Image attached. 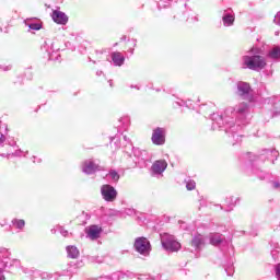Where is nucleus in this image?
<instances>
[{"instance_id": "4", "label": "nucleus", "mask_w": 280, "mask_h": 280, "mask_svg": "<svg viewBox=\"0 0 280 280\" xmlns=\"http://www.w3.org/2000/svg\"><path fill=\"white\" fill-rule=\"evenodd\" d=\"M135 248L140 255H145L150 252V241L145 237H139L135 242Z\"/></svg>"}, {"instance_id": "10", "label": "nucleus", "mask_w": 280, "mask_h": 280, "mask_svg": "<svg viewBox=\"0 0 280 280\" xmlns=\"http://www.w3.org/2000/svg\"><path fill=\"white\" fill-rule=\"evenodd\" d=\"M237 89L240 95H248V93H250V84L246 82H238Z\"/></svg>"}, {"instance_id": "26", "label": "nucleus", "mask_w": 280, "mask_h": 280, "mask_svg": "<svg viewBox=\"0 0 280 280\" xmlns=\"http://www.w3.org/2000/svg\"><path fill=\"white\" fill-rule=\"evenodd\" d=\"M81 215H84V212H81Z\"/></svg>"}, {"instance_id": "16", "label": "nucleus", "mask_w": 280, "mask_h": 280, "mask_svg": "<svg viewBox=\"0 0 280 280\" xmlns=\"http://www.w3.org/2000/svg\"><path fill=\"white\" fill-rule=\"evenodd\" d=\"M13 224H14V226H16V229H24L25 228V220L15 219V220H13Z\"/></svg>"}, {"instance_id": "6", "label": "nucleus", "mask_w": 280, "mask_h": 280, "mask_svg": "<svg viewBox=\"0 0 280 280\" xmlns=\"http://www.w3.org/2000/svg\"><path fill=\"white\" fill-rule=\"evenodd\" d=\"M52 21L58 25H67L69 18L62 11L55 10L52 12Z\"/></svg>"}, {"instance_id": "18", "label": "nucleus", "mask_w": 280, "mask_h": 280, "mask_svg": "<svg viewBox=\"0 0 280 280\" xmlns=\"http://www.w3.org/2000/svg\"><path fill=\"white\" fill-rule=\"evenodd\" d=\"M186 188L188 191H194V189H196V182L194 180H188L186 183Z\"/></svg>"}, {"instance_id": "23", "label": "nucleus", "mask_w": 280, "mask_h": 280, "mask_svg": "<svg viewBox=\"0 0 280 280\" xmlns=\"http://www.w3.org/2000/svg\"><path fill=\"white\" fill-rule=\"evenodd\" d=\"M0 280H5V276H3V271L0 270Z\"/></svg>"}, {"instance_id": "13", "label": "nucleus", "mask_w": 280, "mask_h": 280, "mask_svg": "<svg viewBox=\"0 0 280 280\" xmlns=\"http://www.w3.org/2000/svg\"><path fill=\"white\" fill-rule=\"evenodd\" d=\"M269 58L272 60H279L280 58V47L276 46L271 49V51L268 54Z\"/></svg>"}, {"instance_id": "21", "label": "nucleus", "mask_w": 280, "mask_h": 280, "mask_svg": "<svg viewBox=\"0 0 280 280\" xmlns=\"http://www.w3.org/2000/svg\"><path fill=\"white\" fill-rule=\"evenodd\" d=\"M31 30H40V24H31Z\"/></svg>"}, {"instance_id": "24", "label": "nucleus", "mask_w": 280, "mask_h": 280, "mask_svg": "<svg viewBox=\"0 0 280 280\" xmlns=\"http://www.w3.org/2000/svg\"><path fill=\"white\" fill-rule=\"evenodd\" d=\"M79 224H84V221L79 222Z\"/></svg>"}, {"instance_id": "22", "label": "nucleus", "mask_w": 280, "mask_h": 280, "mask_svg": "<svg viewBox=\"0 0 280 280\" xmlns=\"http://www.w3.org/2000/svg\"><path fill=\"white\" fill-rule=\"evenodd\" d=\"M276 19H278V25H280V11L276 14Z\"/></svg>"}, {"instance_id": "11", "label": "nucleus", "mask_w": 280, "mask_h": 280, "mask_svg": "<svg viewBox=\"0 0 280 280\" xmlns=\"http://www.w3.org/2000/svg\"><path fill=\"white\" fill-rule=\"evenodd\" d=\"M112 59L117 67H121V65H124V61L126 60V58H124L120 52H114L112 55Z\"/></svg>"}, {"instance_id": "3", "label": "nucleus", "mask_w": 280, "mask_h": 280, "mask_svg": "<svg viewBox=\"0 0 280 280\" xmlns=\"http://www.w3.org/2000/svg\"><path fill=\"white\" fill-rule=\"evenodd\" d=\"M101 194L106 202H113L117 198V190L110 185H103Z\"/></svg>"}, {"instance_id": "5", "label": "nucleus", "mask_w": 280, "mask_h": 280, "mask_svg": "<svg viewBox=\"0 0 280 280\" xmlns=\"http://www.w3.org/2000/svg\"><path fill=\"white\" fill-rule=\"evenodd\" d=\"M151 139L154 145H163L165 143V129L161 127L154 129Z\"/></svg>"}, {"instance_id": "15", "label": "nucleus", "mask_w": 280, "mask_h": 280, "mask_svg": "<svg viewBox=\"0 0 280 280\" xmlns=\"http://www.w3.org/2000/svg\"><path fill=\"white\" fill-rule=\"evenodd\" d=\"M202 244H203V241H202V237L200 236H195L191 241V246H195V248H200Z\"/></svg>"}, {"instance_id": "9", "label": "nucleus", "mask_w": 280, "mask_h": 280, "mask_svg": "<svg viewBox=\"0 0 280 280\" xmlns=\"http://www.w3.org/2000/svg\"><path fill=\"white\" fill-rule=\"evenodd\" d=\"M86 233L91 240H97V237H100V234L102 233V228L97 225H91L88 229Z\"/></svg>"}, {"instance_id": "1", "label": "nucleus", "mask_w": 280, "mask_h": 280, "mask_svg": "<svg viewBox=\"0 0 280 280\" xmlns=\"http://www.w3.org/2000/svg\"><path fill=\"white\" fill-rule=\"evenodd\" d=\"M161 244L168 253H178L182 247L178 241H176V237L167 233L161 234Z\"/></svg>"}, {"instance_id": "14", "label": "nucleus", "mask_w": 280, "mask_h": 280, "mask_svg": "<svg viewBox=\"0 0 280 280\" xmlns=\"http://www.w3.org/2000/svg\"><path fill=\"white\" fill-rule=\"evenodd\" d=\"M223 23L228 27H231V25H233V23H235V16H233L231 14L223 16Z\"/></svg>"}, {"instance_id": "19", "label": "nucleus", "mask_w": 280, "mask_h": 280, "mask_svg": "<svg viewBox=\"0 0 280 280\" xmlns=\"http://www.w3.org/2000/svg\"><path fill=\"white\" fill-rule=\"evenodd\" d=\"M109 175L113 178V180H115L116 183L117 180H119V174L116 171H112Z\"/></svg>"}, {"instance_id": "7", "label": "nucleus", "mask_w": 280, "mask_h": 280, "mask_svg": "<svg viewBox=\"0 0 280 280\" xmlns=\"http://www.w3.org/2000/svg\"><path fill=\"white\" fill-rule=\"evenodd\" d=\"M151 170L153 174H163L164 170H167V162L165 160H158L152 164Z\"/></svg>"}, {"instance_id": "2", "label": "nucleus", "mask_w": 280, "mask_h": 280, "mask_svg": "<svg viewBox=\"0 0 280 280\" xmlns=\"http://www.w3.org/2000/svg\"><path fill=\"white\" fill-rule=\"evenodd\" d=\"M243 62L247 69H252L253 71H256V69H264V67H266V59L259 55L252 57L245 56L243 57Z\"/></svg>"}, {"instance_id": "12", "label": "nucleus", "mask_w": 280, "mask_h": 280, "mask_svg": "<svg viewBox=\"0 0 280 280\" xmlns=\"http://www.w3.org/2000/svg\"><path fill=\"white\" fill-rule=\"evenodd\" d=\"M67 250H68V256L71 259H78V257H80V250H78V247H75V246H68Z\"/></svg>"}, {"instance_id": "20", "label": "nucleus", "mask_w": 280, "mask_h": 280, "mask_svg": "<svg viewBox=\"0 0 280 280\" xmlns=\"http://www.w3.org/2000/svg\"><path fill=\"white\" fill-rule=\"evenodd\" d=\"M248 108V104L243 103L241 107L238 108L237 113H246V109Z\"/></svg>"}, {"instance_id": "8", "label": "nucleus", "mask_w": 280, "mask_h": 280, "mask_svg": "<svg viewBox=\"0 0 280 280\" xmlns=\"http://www.w3.org/2000/svg\"><path fill=\"white\" fill-rule=\"evenodd\" d=\"M100 170V165L95 164L93 161H86L83 163V172L85 174H93V172H97Z\"/></svg>"}, {"instance_id": "17", "label": "nucleus", "mask_w": 280, "mask_h": 280, "mask_svg": "<svg viewBox=\"0 0 280 280\" xmlns=\"http://www.w3.org/2000/svg\"><path fill=\"white\" fill-rule=\"evenodd\" d=\"M210 244H212V246H219V244H222V237H220V236H212L210 238Z\"/></svg>"}, {"instance_id": "25", "label": "nucleus", "mask_w": 280, "mask_h": 280, "mask_svg": "<svg viewBox=\"0 0 280 280\" xmlns=\"http://www.w3.org/2000/svg\"><path fill=\"white\" fill-rule=\"evenodd\" d=\"M275 187H279V184H275Z\"/></svg>"}]
</instances>
